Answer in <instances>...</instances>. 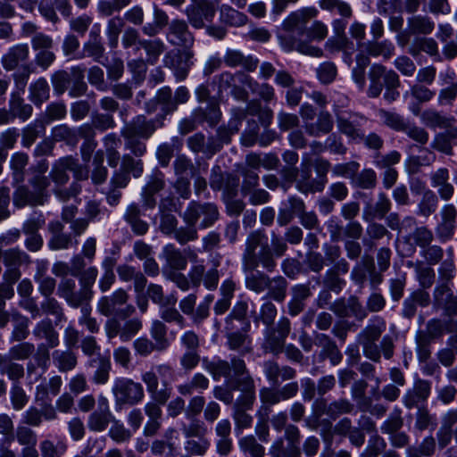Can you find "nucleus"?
<instances>
[{
  "label": "nucleus",
  "mask_w": 457,
  "mask_h": 457,
  "mask_svg": "<svg viewBox=\"0 0 457 457\" xmlns=\"http://www.w3.org/2000/svg\"><path fill=\"white\" fill-rule=\"evenodd\" d=\"M203 365L214 380L223 377L231 383L232 389L242 392L234 406H238L245 411L252 409L256 399L255 385L245 361L240 356L232 357L230 362L221 359L209 361L204 358Z\"/></svg>",
  "instance_id": "nucleus-1"
},
{
  "label": "nucleus",
  "mask_w": 457,
  "mask_h": 457,
  "mask_svg": "<svg viewBox=\"0 0 457 457\" xmlns=\"http://www.w3.org/2000/svg\"><path fill=\"white\" fill-rule=\"evenodd\" d=\"M318 13L315 7H303L290 12L284 19L281 28L287 34H278L277 37L280 47L286 53L295 51L303 55H322V50L320 47L313 46L310 40L300 38L306 34L308 22L316 18Z\"/></svg>",
  "instance_id": "nucleus-2"
},
{
  "label": "nucleus",
  "mask_w": 457,
  "mask_h": 457,
  "mask_svg": "<svg viewBox=\"0 0 457 457\" xmlns=\"http://www.w3.org/2000/svg\"><path fill=\"white\" fill-rule=\"evenodd\" d=\"M277 316V308L270 301L262 303L260 314L253 319L254 323L262 321L267 328L264 330L263 347L274 354H278L284 347L287 337L291 331V322L288 318L281 317L275 326H272Z\"/></svg>",
  "instance_id": "nucleus-3"
},
{
  "label": "nucleus",
  "mask_w": 457,
  "mask_h": 457,
  "mask_svg": "<svg viewBox=\"0 0 457 457\" xmlns=\"http://www.w3.org/2000/svg\"><path fill=\"white\" fill-rule=\"evenodd\" d=\"M260 265L266 271L273 272L277 268V262L272 259L266 235L260 230H255L246 238L242 255V267L243 270H255Z\"/></svg>",
  "instance_id": "nucleus-4"
},
{
  "label": "nucleus",
  "mask_w": 457,
  "mask_h": 457,
  "mask_svg": "<svg viewBox=\"0 0 457 457\" xmlns=\"http://www.w3.org/2000/svg\"><path fill=\"white\" fill-rule=\"evenodd\" d=\"M154 130V120H149L144 115L135 117L120 131L125 140V149L137 157H142L146 152V145L142 139H148Z\"/></svg>",
  "instance_id": "nucleus-5"
},
{
  "label": "nucleus",
  "mask_w": 457,
  "mask_h": 457,
  "mask_svg": "<svg viewBox=\"0 0 457 457\" xmlns=\"http://www.w3.org/2000/svg\"><path fill=\"white\" fill-rule=\"evenodd\" d=\"M386 329V322L385 319L380 316H374L357 336V341L362 346L363 354L375 362L380 361V351L377 342Z\"/></svg>",
  "instance_id": "nucleus-6"
},
{
  "label": "nucleus",
  "mask_w": 457,
  "mask_h": 457,
  "mask_svg": "<svg viewBox=\"0 0 457 457\" xmlns=\"http://www.w3.org/2000/svg\"><path fill=\"white\" fill-rule=\"evenodd\" d=\"M128 300V293L124 289L119 288L112 295L101 297L97 303V310L106 317L116 315L121 319H127L136 311L132 304H127L124 308L121 307L127 303Z\"/></svg>",
  "instance_id": "nucleus-7"
},
{
  "label": "nucleus",
  "mask_w": 457,
  "mask_h": 457,
  "mask_svg": "<svg viewBox=\"0 0 457 457\" xmlns=\"http://www.w3.org/2000/svg\"><path fill=\"white\" fill-rule=\"evenodd\" d=\"M112 394L116 403L134 405L140 403L144 396V388L140 383L128 378H118L113 382Z\"/></svg>",
  "instance_id": "nucleus-8"
},
{
  "label": "nucleus",
  "mask_w": 457,
  "mask_h": 457,
  "mask_svg": "<svg viewBox=\"0 0 457 457\" xmlns=\"http://www.w3.org/2000/svg\"><path fill=\"white\" fill-rule=\"evenodd\" d=\"M219 217L218 208L214 204H200L195 201L189 203L187 210L182 215L187 224H196L202 218L200 228H206L212 226Z\"/></svg>",
  "instance_id": "nucleus-9"
},
{
  "label": "nucleus",
  "mask_w": 457,
  "mask_h": 457,
  "mask_svg": "<svg viewBox=\"0 0 457 457\" xmlns=\"http://www.w3.org/2000/svg\"><path fill=\"white\" fill-rule=\"evenodd\" d=\"M168 40L179 47L181 57H193L194 37L188 30L187 24L184 21L174 20L169 27Z\"/></svg>",
  "instance_id": "nucleus-10"
},
{
  "label": "nucleus",
  "mask_w": 457,
  "mask_h": 457,
  "mask_svg": "<svg viewBox=\"0 0 457 457\" xmlns=\"http://www.w3.org/2000/svg\"><path fill=\"white\" fill-rule=\"evenodd\" d=\"M434 29L435 22L430 17L422 14L412 15L407 19L406 29L397 35L398 44L405 46L408 45L411 36H427L431 34Z\"/></svg>",
  "instance_id": "nucleus-11"
},
{
  "label": "nucleus",
  "mask_w": 457,
  "mask_h": 457,
  "mask_svg": "<svg viewBox=\"0 0 457 457\" xmlns=\"http://www.w3.org/2000/svg\"><path fill=\"white\" fill-rule=\"evenodd\" d=\"M250 322H245V326L233 327L231 329L224 328L226 332V345L230 351L239 353L240 356L251 353L253 352V341L248 332L250 330Z\"/></svg>",
  "instance_id": "nucleus-12"
},
{
  "label": "nucleus",
  "mask_w": 457,
  "mask_h": 457,
  "mask_svg": "<svg viewBox=\"0 0 457 457\" xmlns=\"http://www.w3.org/2000/svg\"><path fill=\"white\" fill-rule=\"evenodd\" d=\"M440 221L436 227V233L441 242L450 240L457 228V209L452 204H445L440 211Z\"/></svg>",
  "instance_id": "nucleus-13"
},
{
  "label": "nucleus",
  "mask_w": 457,
  "mask_h": 457,
  "mask_svg": "<svg viewBox=\"0 0 457 457\" xmlns=\"http://www.w3.org/2000/svg\"><path fill=\"white\" fill-rule=\"evenodd\" d=\"M216 4H190L186 10L188 22L195 29L204 28L206 22L212 21L216 12Z\"/></svg>",
  "instance_id": "nucleus-14"
},
{
  "label": "nucleus",
  "mask_w": 457,
  "mask_h": 457,
  "mask_svg": "<svg viewBox=\"0 0 457 457\" xmlns=\"http://www.w3.org/2000/svg\"><path fill=\"white\" fill-rule=\"evenodd\" d=\"M76 289V282L73 278H63L57 288L58 295L63 298L67 303L74 308H78L87 303L88 300L84 294L82 295V288Z\"/></svg>",
  "instance_id": "nucleus-15"
},
{
  "label": "nucleus",
  "mask_w": 457,
  "mask_h": 457,
  "mask_svg": "<svg viewBox=\"0 0 457 457\" xmlns=\"http://www.w3.org/2000/svg\"><path fill=\"white\" fill-rule=\"evenodd\" d=\"M313 165L319 179L317 182H300L298 184V190L302 193L320 192L323 190L324 186L328 181L327 174L330 169V162L328 160L320 157L314 161Z\"/></svg>",
  "instance_id": "nucleus-16"
},
{
  "label": "nucleus",
  "mask_w": 457,
  "mask_h": 457,
  "mask_svg": "<svg viewBox=\"0 0 457 457\" xmlns=\"http://www.w3.org/2000/svg\"><path fill=\"white\" fill-rule=\"evenodd\" d=\"M112 420L113 416L109 409L108 402L105 398H102L99 401L98 409L89 415L87 427L91 431L102 432L107 428Z\"/></svg>",
  "instance_id": "nucleus-17"
},
{
  "label": "nucleus",
  "mask_w": 457,
  "mask_h": 457,
  "mask_svg": "<svg viewBox=\"0 0 457 457\" xmlns=\"http://www.w3.org/2000/svg\"><path fill=\"white\" fill-rule=\"evenodd\" d=\"M315 344L321 348L319 354L320 360L328 359L332 366L338 365L343 360V354L337 344L326 334H317Z\"/></svg>",
  "instance_id": "nucleus-18"
},
{
  "label": "nucleus",
  "mask_w": 457,
  "mask_h": 457,
  "mask_svg": "<svg viewBox=\"0 0 457 457\" xmlns=\"http://www.w3.org/2000/svg\"><path fill=\"white\" fill-rule=\"evenodd\" d=\"M337 128L341 133L353 140L363 137L360 126V120H365V118L358 114H350L345 117L344 113H337Z\"/></svg>",
  "instance_id": "nucleus-19"
},
{
  "label": "nucleus",
  "mask_w": 457,
  "mask_h": 457,
  "mask_svg": "<svg viewBox=\"0 0 457 457\" xmlns=\"http://www.w3.org/2000/svg\"><path fill=\"white\" fill-rule=\"evenodd\" d=\"M164 187V174L159 170L154 172L149 177L147 183L143 188L142 198L144 205L149 209H153L156 204L154 195L162 191Z\"/></svg>",
  "instance_id": "nucleus-20"
},
{
  "label": "nucleus",
  "mask_w": 457,
  "mask_h": 457,
  "mask_svg": "<svg viewBox=\"0 0 457 457\" xmlns=\"http://www.w3.org/2000/svg\"><path fill=\"white\" fill-rule=\"evenodd\" d=\"M430 382L423 379H417L413 387L409 389L403 398L404 405L407 408L411 409L417 406L420 403L425 402L430 395Z\"/></svg>",
  "instance_id": "nucleus-21"
},
{
  "label": "nucleus",
  "mask_w": 457,
  "mask_h": 457,
  "mask_svg": "<svg viewBox=\"0 0 457 457\" xmlns=\"http://www.w3.org/2000/svg\"><path fill=\"white\" fill-rule=\"evenodd\" d=\"M86 367L95 370L92 375V381L97 385H104L109 380V374L112 369L109 358L98 354L96 357L90 358Z\"/></svg>",
  "instance_id": "nucleus-22"
},
{
  "label": "nucleus",
  "mask_w": 457,
  "mask_h": 457,
  "mask_svg": "<svg viewBox=\"0 0 457 457\" xmlns=\"http://www.w3.org/2000/svg\"><path fill=\"white\" fill-rule=\"evenodd\" d=\"M142 381L145 384L147 392L150 394L153 400L161 404L166 403L170 397L171 389L167 387L158 389V376L154 370L143 373Z\"/></svg>",
  "instance_id": "nucleus-23"
},
{
  "label": "nucleus",
  "mask_w": 457,
  "mask_h": 457,
  "mask_svg": "<svg viewBox=\"0 0 457 457\" xmlns=\"http://www.w3.org/2000/svg\"><path fill=\"white\" fill-rule=\"evenodd\" d=\"M32 333L37 339H45L46 344L51 348H55L60 344L59 333L55 330L52 320L48 318L37 322Z\"/></svg>",
  "instance_id": "nucleus-24"
},
{
  "label": "nucleus",
  "mask_w": 457,
  "mask_h": 457,
  "mask_svg": "<svg viewBox=\"0 0 457 457\" xmlns=\"http://www.w3.org/2000/svg\"><path fill=\"white\" fill-rule=\"evenodd\" d=\"M292 299L288 303V312L291 316H296L302 312L305 307V300L312 295V290L309 284H298L291 288Z\"/></svg>",
  "instance_id": "nucleus-25"
},
{
  "label": "nucleus",
  "mask_w": 457,
  "mask_h": 457,
  "mask_svg": "<svg viewBox=\"0 0 457 457\" xmlns=\"http://www.w3.org/2000/svg\"><path fill=\"white\" fill-rule=\"evenodd\" d=\"M444 132L437 133L431 144L432 148L447 155L453 154V145L457 139V127L450 126Z\"/></svg>",
  "instance_id": "nucleus-26"
},
{
  "label": "nucleus",
  "mask_w": 457,
  "mask_h": 457,
  "mask_svg": "<svg viewBox=\"0 0 457 457\" xmlns=\"http://www.w3.org/2000/svg\"><path fill=\"white\" fill-rule=\"evenodd\" d=\"M83 51L86 55L92 57H100L104 54V47L102 44L101 25L96 23L88 35L87 41L83 46Z\"/></svg>",
  "instance_id": "nucleus-27"
},
{
  "label": "nucleus",
  "mask_w": 457,
  "mask_h": 457,
  "mask_svg": "<svg viewBox=\"0 0 457 457\" xmlns=\"http://www.w3.org/2000/svg\"><path fill=\"white\" fill-rule=\"evenodd\" d=\"M53 363L61 372H68L78 364L77 354L71 349L54 350L52 353Z\"/></svg>",
  "instance_id": "nucleus-28"
},
{
  "label": "nucleus",
  "mask_w": 457,
  "mask_h": 457,
  "mask_svg": "<svg viewBox=\"0 0 457 457\" xmlns=\"http://www.w3.org/2000/svg\"><path fill=\"white\" fill-rule=\"evenodd\" d=\"M334 127V121L329 112L322 111L319 113L316 122L305 125L306 132L312 137H319L321 134H328Z\"/></svg>",
  "instance_id": "nucleus-29"
},
{
  "label": "nucleus",
  "mask_w": 457,
  "mask_h": 457,
  "mask_svg": "<svg viewBox=\"0 0 457 457\" xmlns=\"http://www.w3.org/2000/svg\"><path fill=\"white\" fill-rule=\"evenodd\" d=\"M210 381L202 373H195L190 380L177 386L179 395L184 396L192 395L195 392L203 393L209 387Z\"/></svg>",
  "instance_id": "nucleus-30"
},
{
  "label": "nucleus",
  "mask_w": 457,
  "mask_h": 457,
  "mask_svg": "<svg viewBox=\"0 0 457 457\" xmlns=\"http://www.w3.org/2000/svg\"><path fill=\"white\" fill-rule=\"evenodd\" d=\"M125 220L130 225L132 231L138 235H145L148 230V224L141 220V210L137 204L128 206L124 214Z\"/></svg>",
  "instance_id": "nucleus-31"
},
{
  "label": "nucleus",
  "mask_w": 457,
  "mask_h": 457,
  "mask_svg": "<svg viewBox=\"0 0 457 457\" xmlns=\"http://www.w3.org/2000/svg\"><path fill=\"white\" fill-rule=\"evenodd\" d=\"M423 124L431 129H445L453 125V119L435 109H427L420 114Z\"/></svg>",
  "instance_id": "nucleus-32"
},
{
  "label": "nucleus",
  "mask_w": 457,
  "mask_h": 457,
  "mask_svg": "<svg viewBox=\"0 0 457 457\" xmlns=\"http://www.w3.org/2000/svg\"><path fill=\"white\" fill-rule=\"evenodd\" d=\"M72 165H74V157L72 156H65L56 161L50 172V177L54 182L58 185L66 184L69 180L67 171L72 169Z\"/></svg>",
  "instance_id": "nucleus-33"
},
{
  "label": "nucleus",
  "mask_w": 457,
  "mask_h": 457,
  "mask_svg": "<svg viewBox=\"0 0 457 457\" xmlns=\"http://www.w3.org/2000/svg\"><path fill=\"white\" fill-rule=\"evenodd\" d=\"M162 256L168 266L174 270H185L187 265L186 256L172 244H169L163 247Z\"/></svg>",
  "instance_id": "nucleus-34"
},
{
  "label": "nucleus",
  "mask_w": 457,
  "mask_h": 457,
  "mask_svg": "<svg viewBox=\"0 0 457 457\" xmlns=\"http://www.w3.org/2000/svg\"><path fill=\"white\" fill-rule=\"evenodd\" d=\"M220 20L222 23H225L233 27H241L247 23V16L232 8L228 4H222L220 7Z\"/></svg>",
  "instance_id": "nucleus-35"
},
{
  "label": "nucleus",
  "mask_w": 457,
  "mask_h": 457,
  "mask_svg": "<svg viewBox=\"0 0 457 457\" xmlns=\"http://www.w3.org/2000/svg\"><path fill=\"white\" fill-rule=\"evenodd\" d=\"M324 49L327 54L335 55L339 53L344 54H351L353 50V43L347 38V37H330L324 45Z\"/></svg>",
  "instance_id": "nucleus-36"
},
{
  "label": "nucleus",
  "mask_w": 457,
  "mask_h": 457,
  "mask_svg": "<svg viewBox=\"0 0 457 457\" xmlns=\"http://www.w3.org/2000/svg\"><path fill=\"white\" fill-rule=\"evenodd\" d=\"M425 53L430 56L438 54V45L433 37H416L411 43L409 54L412 55H419Z\"/></svg>",
  "instance_id": "nucleus-37"
},
{
  "label": "nucleus",
  "mask_w": 457,
  "mask_h": 457,
  "mask_svg": "<svg viewBox=\"0 0 457 457\" xmlns=\"http://www.w3.org/2000/svg\"><path fill=\"white\" fill-rule=\"evenodd\" d=\"M126 21L120 15L112 16L106 23L105 34L111 48H116L119 37L125 27Z\"/></svg>",
  "instance_id": "nucleus-38"
},
{
  "label": "nucleus",
  "mask_w": 457,
  "mask_h": 457,
  "mask_svg": "<svg viewBox=\"0 0 457 457\" xmlns=\"http://www.w3.org/2000/svg\"><path fill=\"white\" fill-rule=\"evenodd\" d=\"M9 109L13 118H19L22 121L27 120L32 115L33 108L25 104L24 99L18 94L12 93L9 101Z\"/></svg>",
  "instance_id": "nucleus-39"
},
{
  "label": "nucleus",
  "mask_w": 457,
  "mask_h": 457,
  "mask_svg": "<svg viewBox=\"0 0 457 457\" xmlns=\"http://www.w3.org/2000/svg\"><path fill=\"white\" fill-rule=\"evenodd\" d=\"M168 21L169 18L166 12L154 5V21L145 24L142 27V32L148 37H154L168 25Z\"/></svg>",
  "instance_id": "nucleus-40"
},
{
  "label": "nucleus",
  "mask_w": 457,
  "mask_h": 457,
  "mask_svg": "<svg viewBox=\"0 0 457 457\" xmlns=\"http://www.w3.org/2000/svg\"><path fill=\"white\" fill-rule=\"evenodd\" d=\"M248 312V303L245 301H238L233 306L230 313L225 319L224 328H233L238 327L236 322H240L242 326H245V322H250L246 319Z\"/></svg>",
  "instance_id": "nucleus-41"
},
{
  "label": "nucleus",
  "mask_w": 457,
  "mask_h": 457,
  "mask_svg": "<svg viewBox=\"0 0 457 457\" xmlns=\"http://www.w3.org/2000/svg\"><path fill=\"white\" fill-rule=\"evenodd\" d=\"M103 141L105 147L108 164L112 168H116L120 160L118 148L120 147L121 141L114 133L106 135Z\"/></svg>",
  "instance_id": "nucleus-42"
},
{
  "label": "nucleus",
  "mask_w": 457,
  "mask_h": 457,
  "mask_svg": "<svg viewBox=\"0 0 457 457\" xmlns=\"http://www.w3.org/2000/svg\"><path fill=\"white\" fill-rule=\"evenodd\" d=\"M31 45L34 51L37 53V57H54L52 51L54 41L50 36L42 32L36 33L32 37Z\"/></svg>",
  "instance_id": "nucleus-43"
},
{
  "label": "nucleus",
  "mask_w": 457,
  "mask_h": 457,
  "mask_svg": "<svg viewBox=\"0 0 457 457\" xmlns=\"http://www.w3.org/2000/svg\"><path fill=\"white\" fill-rule=\"evenodd\" d=\"M247 273L245 277V287L251 291L261 294L267 289L270 277L259 270H244Z\"/></svg>",
  "instance_id": "nucleus-44"
},
{
  "label": "nucleus",
  "mask_w": 457,
  "mask_h": 457,
  "mask_svg": "<svg viewBox=\"0 0 457 457\" xmlns=\"http://www.w3.org/2000/svg\"><path fill=\"white\" fill-rule=\"evenodd\" d=\"M391 201L387 197V195L381 192L378 195V200L375 205L371 208L370 211H365L363 213V219L365 220H370V219H383L386 213L391 210Z\"/></svg>",
  "instance_id": "nucleus-45"
},
{
  "label": "nucleus",
  "mask_w": 457,
  "mask_h": 457,
  "mask_svg": "<svg viewBox=\"0 0 457 457\" xmlns=\"http://www.w3.org/2000/svg\"><path fill=\"white\" fill-rule=\"evenodd\" d=\"M288 283L287 279L282 276H277L274 278H270V281L268 282V294L267 295L277 301L283 302L287 296V289Z\"/></svg>",
  "instance_id": "nucleus-46"
},
{
  "label": "nucleus",
  "mask_w": 457,
  "mask_h": 457,
  "mask_svg": "<svg viewBox=\"0 0 457 457\" xmlns=\"http://www.w3.org/2000/svg\"><path fill=\"white\" fill-rule=\"evenodd\" d=\"M43 202L39 199L38 194H35L33 190L23 186L19 187L13 194V203L18 207H23L27 204H43Z\"/></svg>",
  "instance_id": "nucleus-47"
},
{
  "label": "nucleus",
  "mask_w": 457,
  "mask_h": 457,
  "mask_svg": "<svg viewBox=\"0 0 457 457\" xmlns=\"http://www.w3.org/2000/svg\"><path fill=\"white\" fill-rule=\"evenodd\" d=\"M378 115L384 125L395 131L403 132L407 122L409 121L399 113L384 109H380L378 112Z\"/></svg>",
  "instance_id": "nucleus-48"
},
{
  "label": "nucleus",
  "mask_w": 457,
  "mask_h": 457,
  "mask_svg": "<svg viewBox=\"0 0 457 457\" xmlns=\"http://www.w3.org/2000/svg\"><path fill=\"white\" fill-rule=\"evenodd\" d=\"M240 450L244 453L249 454L251 457H264L265 448L258 443L253 435L245 436L238 440Z\"/></svg>",
  "instance_id": "nucleus-49"
},
{
  "label": "nucleus",
  "mask_w": 457,
  "mask_h": 457,
  "mask_svg": "<svg viewBox=\"0 0 457 457\" xmlns=\"http://www.w3.org/2000/svg\"><path fill=\"white\" fill-rule=\"evenodd\" d=\"M150 334L154 343L157 345V351H163L169 347L170 343L167 338V327L162 321L158 320H154L150 328Z\"/></svg>",
  "instance_id": "nucleus-50"
},
{
  "label": "nucleus",
  "mask_w": 457,
  "mask_h": 457,
  "mask_svg": "<svg viewBox=\"0 0 457 457\" xmlns=\"http://www.w3.org/2000/svg\"><path fill=\"white\" fill-rule=\"evenodd\" d=\"M13 320V330L11 336L12 342H21L25 340L29 334V320L27 317L19 313L12 316Z\"/></svg>",
  "instance_id": "nucleus-51"
},
{
  "label": "nucleus",
  "mask_w": 457,
  "mask_h": 457,
  "mask_svg": "<svg viewBox=\"0 0 457 457\" xmlns=\"http://www.w3.org/2000/svg\"><path fill=\"white\" fill-rule=\"evenodd\" d=\"M45 132V124L41 120H36L22 129L21 145L30 147L37 138Z\"/></svg>",
  "instance_id": "nucleus-52"
},
{
  "label": "nucleus",
  "mask_w": 457,
  "mask_h": 457,
  "mask_svg": "<svg viewBox=\"0 0 457 457\" xmlns=\"http://www.w3.org/2000/svg\"><path fill=\"white\" fill-rule=\"evenodd\" d=\"M220 116L221 113L220 108L215 103L209 104L205 109L199 108L195 111V117L198 123L206 121L211 126L216 125L219 122Z\"/></svg>",
  "instance_id": "nucleus-53"
},
{
  "label": "nucleus",
  "mask_w": 457,
  "mask_h": 457,
  "mask_svg": "<svg viewBox=\"0 0 457 457\" xmlns=\"http://www.w3.org/2000/svg\"><path fill=\"white\" fill-rule=\"evenodd\" d=\"M300 437V430L296 426L289 424L285 428V438L288 444L287 447H289V457H301Z\"/></svg>",
  "instance_id": "nucleus-54"
},
{
  "label": "nucleus",
  "mask_w": 457,
  "mask_h": 457,
  "mask_svg": "<svg viewBox=\"0 0 457 457\" xmlns=\"http://www.w3.org/2000/svg\"><path fill=\"white\" fill-rule=\"evenodd\" d=\"M140 158L125 154L121 158L120 168L129 176L131 174L134 178H139L144 172V163Z\"/></svg>",
  "instance_id": "nucleus-55"
},
{
  "label": "nucleus",
  "mask_w": 457,
  "mask_h": 457,
  "mask_svg": "<svg viewBox=\"0 0 457 457\" xmlns=\"http://www.w3.org/2000/svg\"><path fill=\"white\" fill-rule=\"evenodd\" d=\"M437 204L438 199L436 194L431 190H427L418 204L417 213L428 218L436 212Z\"/></svg>",
  "instance_id": "nucleus-56"
},
{
  "label": "nucleus",
  "mask_w": 457,
  "mask_h": 457,
  "mask_svg": "<svg viewBox=\"0 0 457 457\" xmlns=\"http://www.w3.org/2000/svg\"><path fill=\"white\" fill-rule=\"evenodd\" d=\"M67 448V444L63 441L54 443L49 439H46L40 442L39 445L42 457H62Z\"/></svg>",
  "instance_id": "nucleus-57"
},
{
  "label": "nucleus",
  "mask_w": 457,
  "mask_h": 457,
  "mask_svg": "<svg viewBox=\"0 0 457 457\" xmlns=\"http://www.w3.org/2000/svg\"><path fill=\"white\" fill-rule=\"evenodd\" d=\"M238 171L243 177L241 192L246 196L248 192L257 188L260 184V178L255 170H252L247 167H238Z\"/></svg>",
  "instance_id": "nucleus-58"
},
{
  "label": "nucleus",
  "mask_w": 457,
  "mask_h": 457,
  "mask_svg": "<svg viewBox=\"0 0 457 457\" xmlns=\"http://www.w3.org/2000/svg\"><path fill=\"white\" fill-rule=\"evenodd\" d=\"M446 327V322L438 319H432L428 321L426 328L424 330H419L417 334L419 336H426L427 339L433 342L435 339L444 335Z\"/></svg>",
  "instance_id": "nucleus-59"
},
{
  "label": "nucleus",
  "mask_w": 457,
  "mask_h": 457,
  "mask_svg": "<svg viewBox=\"0 0 457 457\" xmlns=\"http://www.w3.org/2000/svg\"><path fill=\"white\" fill-rule=\"evenodd\" d=\"M49 86L46 79H39L29 86V93L31 101L39 105L49 97Z\"/></svg>",
  "instance_id": "nucleus-60"
},
{
  "label": "nucleus",
  "mask_w": 457,
  "mask_h": 457,
  "mask_svg": "<svg viewBox=\"0 0 457 457\" xmlns=\"http://www.w3.org/2000/svg\"><path fill=\"white\" fill-rule=\"evenodd\" d=\"M3 262L8 268H19L29 262V256L19 249H9L3 253Z\"/></svg>",
  "instance_id": "nucleus-61"
},
{
  "label": "nucleus",
  "mask_w": 457,
  "mask_h": 457,
  "mask_svg": "<svg viewBox=\"0 0 457 457\" xmlns=\"http://www.w3.org/2000/svg\"><path fill=\"white\" fill-rule=\"evenodd\" d=\"M410 239L421 249H425L431 245L434 240L433 231L427 226H420L415 228L413 232L410 235Z\"/></svg>",
  "instance_id": "nucleus-62"
},
{
  "label": "nucleus",
  "mask_w": 457,
  "mask_h": 457,
  "mask_svg": "<svg viewBox=\"0 0 457 457\" xmlns=\"http://www.w3.org/2000/svg\"><path fill=\"white\" fill-rule=\"evenodd\" d=\"M211 446V442L208 438L199 437L197 440L195 439H188L185 443V450L187 453L193 456H204L209 451Z\"/></svg>",
  "instance_id": "nucleus-63"
},
{
  "label": "nucleus",
  "mask_w": 457,
  "mask_h": 457,
  "mask_svg": "<svg viewBox=\"0 0 457 457\" xmlns=\"http://www.w3.org/2000/svg\"><path fill=\"white\" fill-rule=\"evenodd\" d=\"M367 53L370 55L383 57H389L394 54L395 46L389 40H383L381 42L370 41L365 45Z\"/></svg>",
  "instance_id": "nucleus-64"
}]
</instances>
